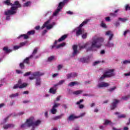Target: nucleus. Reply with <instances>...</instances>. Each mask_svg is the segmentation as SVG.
I'll list each match as a JSON object with an SVG mask.
<instances>
[{"label":"nucleus","mask_w":130,"mask_h":130,"mask_svg":"<svg viewBox=\"0 0 130 130\" xmlns=\"http://www.w3.org/2000/svg\"><path fill=\"white\" fill-rule=\"evenodd\" d=\"M4 4L6 6H11V10H9L5 12L6 16L8 15H15L17 13V10L19 8H22V5L19 3V1H16L14 2V4L11 3V0H6L4 2Z\"/></svg>","instance_id":"f257e3e1"},{"label":"nucleus","mask_w":130,"mask_h":130,"mask_svg":"<svg viewBox=\"0 0 130 130\" xmlns=\"http://www.w3.org/2000/svg\"><path fill=\"white\" fill-rule=\"evenodd\" d=\"M104 41V40L102 38H98L93 39L92 40V44L90 48H88L87 50H92V48H100L102 46V42Z\"/></svg>","instance_id":"f03ea898"},{"label":"nucleus","mask_w":130,"mask_h":130,"mask_svg":"<svg viewBox=\"0 0 130 130\" xmlns=\"http://www.w3.org/2000/svg\"><path fill=\"white\" fill-rule=\"evenodd\" d=\"M34 117H30L26 119V124L27 127H31L32 126V129L35 128V126H38L41 124V120H38L34 122Z\"/></svg>","instance_id":"7ed1b4c3"},{"label":"nucleus","mask_w":130,"mask_h":130,"mask_svg":"<svg viewBox=\"0 0 130 130\" xmlns=\"http://www.w3.org/2000/svg\"><path fill=\"white\" fill-rule=\"evenodd\" d=\"M90 21V19H86L77 28L78 30H76V36H80V35H82L83 34V30H82V27L84 25H86L88 22Z\"/></svg>","instance_id":"20e7f679"},{"label":"nucleus","mask_w":130,"mask_h":130,"mask_svg":"<svg viewBox=\"0 0 130 130\" xmlns=\"http://www.w3.org/2000/svg\"><path fill=\"white\" fill-rule=\"evenodd\" d=\"M67 2H68V0H63V1L62 2H60L59 3V5L58 6L57 9L53 13V16H56V15H57V14H58V13H59V12H60V10H61L62 9V8H63V7L64 6V5H66V3H67Z\"/></svg>","instance_id":"39448f33"},{"label":"nucleus","mask_w":130,"mask_h":130,"mask_svg":"<svg viewBox=\"0 0 130 130\" xmlns=\"http://www.w3.org/2000/svg\"><path fill=\"white\" fill-rule=\"evenodd\" d=\"M114 69H110L105 73L107 78H110L115 76Z\"/></svg>","instance_id":"423d86ee"},{"label":"nucleus","mask_w":130,"mask_h":130,"mask_svg":"<svg viewBox=\"0 0 130 130\" xmlns=\"http://www.w3.org/2000/svg\"><path fill=\"white\" fill-rule=\"evenodd\" d=\"M44 73H40L39 72H36L32 73V77H29V79L30 80H34L35 79V77H41V76H43Z\"/></svg>","instance_id":"0eeeda50"},{"label":"nucleus","mask_w":130,"mask_h":130,"mask_svg":"<svg viewBox=\"0 0 130 130\" xmlns=\"http://www.w3.org/2000/svg\"><path fill=\"white\" fill-rule=\"evenodd\" d=\"M66 45V43H62L58 45L57 46L55 45H52L50 46L51 49H53V48H56V49H58V48H60V47H62V46H64Z\"/></svg>","instance_id":"6e6552de"},{"label":"nucleus","mask_w":130,"mask_h":130,"mask_svg":"<svg viewBox=\"0 0 130 130\" xmlns=\"http://www.w3.org/2000/svg\"><path fill=\"white\" fill-rule=\"evenodd\" d=\"M15 126V124L12 123H8L3 126L4 129H8V128H13Z\"/></svg>","instance_id":"1a4fd4ad"},{"label":"nucleus","mask_w":130,"mask_h":130,"mask_svg":"<svg viewBox=\"0 0 130 130\" xmlns=\"http://www.w3.org/2000/svg\"><path fill=\"white\" fill-rule=\"evenodd\" d=\"M110 84H109L108 83H106V82H102V83L99 84L98 85V88H106L107 87H109V86H110Z\"/></svg>","instance_id":"9d476101"},{"label":"nucleus","mask_w":130,"mask_h":130,"mask_svg":"<svg viewBox=\"0 0 130 130\" xmlns=\"http://www.w3.org/2000/svg\"><path fill=\"white\" fill-rule=\"evenodd\" d=\"M114 102L112 103V106L111 107V110H113L114 109H115L116 108V104L119 102V101L114 99Z\"/></svg>","instance_id":"9b49d317"},{"label":"nucleus","mask_w":130,"mask_h":130,"mask_svg":"<svg viewBox=\"0 0 130 130\" xmlns=\"http://www.w3.org/2000/svg\"><path fill=\"white\" fill-rule=\"evenodd\" d=\"M78 76V74L73 72L71 73H69L67 75V79H71V78H75Z\"/></svg>","instance_id":"f8f14e48"},{"label":"nucleus","mask_w":130,"mask_h":130,"mask_svg":"<svg viewBox=\"0 0 130 130\" xmlns=\"http://www.w3.org/2000/svg\"><path fill=\"white\" fill-rule=\"evenodd\" d=\"M83 102H84V100L82 99L76 103L77 105H79V108L80 109H83V108H84V107H85V106H84V105H82V104L81 105V104Z\"/></svg>","instance_id":"ddd939ff"},{"label":"nucleus","mask_w":130,"mask_h":130,"mask_svg":"<svg viewBox=\"0 0 130 130\" xmlns=\"http://www.w3.org/2000/svg\"><path fill=\"white\" fill-rule=\"evenodd\" d=\"M33 57V55H30L29 57H26L23 60V63H26V64H29L30 63V58Z\"/></svg>","instance_id":"4468645a"},{"label":"nucleus","mask_w":130,"mask_h":130,"mask_svg":"<svg viewBox=\"0 0 130 130\" xmlns=\"http://www.w3.org/2000/svg\"><path fill=\"white\" fill-rule=\"evenodd\" d=\"M77 48H78V46H77V45H74L73 46V55H76V54H77V53H79V51H78Z\"/></svg>","instance_id":"2eb2a0df"},{"label":"nucleus","mask_w":130,"mask_h":130,"mask_svg":"<svg viewBox=\"0 0 130 130\" xmlns=\"http://www.w3.org/2000/svg\"><path fill=\"white\" fill-rule=\"evenodd\" d=\"M106 35H110L109 37V41H111L113 38V34H111V31H108L106 33Z\"/></svg>","instance_id":"dca6fc26"},{"label":"nucleus","mask_w":130,"mask_h":130,"mask_svg":"<svg viewBox=\"0 0 130 130\" xmlns=\"http://www.w3.org/2000/svg\"><path fill=\"white\" fill-rule=\"evenodd\" d=\"M64 114H61L60 115L55 116L52 118V120H58V119H61L62 118V116H63Z\"/></svg>","instance_id":"f3484780"},{"label":"nucleus","mask_w":130,"mask_h":130,"mask_svg":"<svg viewBox=\"0 0 130 130\" xmlns=\"http://www.w3.org/2000/svg\"><path fill=\"white\" fill-rule=\"evenodd\" d=\"M109 124L110 125H113V123L111 122V121L107 119H105V122L104 123V125H108Z\"/></svg>","instance_id":"a211bd4d"},{"label":"nucleus","mask_w":130,"mask_h":130,"mask_svg":"<svg viewBox=\"0 0 130 130\" xmlns=\"http://www.w3.org/2000/svg\"><path fill=\"white\" fill-rule=\"evenodd\" d=\"M3 50L5 51L6 53H10L13 51V50L10 49L8 47H4Z\"/></svg>","instance_id":"6ab92c4d"},{"label":"nucleus","mask_w":130,"mask_h":130,"mask_svg":"<svg viewBox=\"0 0 130 130\" xmlns=\"http://www.w3.org/2000/svg\"><path fill=\"white\" fill-rule=\"evenodd\" d=\"M80 61H81V62H89V57H83V58H81L80 59Z\"/></svg>","instance_id":"aec40b11"},{"label":"nucleus","mask_w":130,"mask_h":130,"mask_svg":"<svg viewBox=\"0 0 130 130\" xmlns=\"http://www.w3.org/2000/svg\"><path fill=\"white\" fill-rule=\"evenodd\" d=\"M118 12H119V9H117L114 11V13H110V16H111V17H117V14L116 13H118Z\"/></svg>","instance_id":"412c9836"},{"label":"nucleus","mask_w":130,"mask_h":130,"mask_svg":"<svg viewBox=\"0 0 130 130\" xmlns=\"http://www.w3.org/2000/svg\"><path fill=\"white\" fill-rule=\"evenodd\" d=\"M41 85V79L38 78L36 79V86H40Z\"/></svg>","instance_id":"4be33fe9"},{"label":"nucleus","mask_w":130,"mask_h":130,"mask_svg":"<svg viewBox=\"0 0 130 130\" xmlns=\"http://www.w3.org/2000/svg\"><path fill=\"white\" fill-rule=\"evenodd\" d=\"M75 85H80V82H78L77 81L72 82L69 84L68 86L70 87H74Z\"/></svg>","instance_id":"5701e85b"},{"label":"nucleus","mask_w":130,"mask_h":130,"mask_svg":"<svg viewBox=\"0 0 130 130\" xmlns=\"http://www.w3.org/2000/svg\"><path fill=\"white\" fill-rule=\"evenodd\" d=\"M76 118H78V117L77 116L74 115L73 114H72V115H71L69 117L68 119L70 121H72L74 120V119H76Z\"/></svg>","instance_id":"b1692460"},{"label":"nucleus","mask_w":130,"mask_h":130,"mask_svg":"<svg viewBox=\"0 0 130 130\" xmlns=\"http://www.w3.org/2000/svg\"><path fill=\"white\" fill-rule=\"evenodd\" d=\"M68 36L67 35H64L58 40V42H61V41H63V40H64Z\"/></svg>","instance_id":"393cba45"},{"label":"nucleus","mask_w":130,"mask_h":130,"mask_svg":"<svg viewBox=\"0 0 130 130\" xmlns=\"http://www.w3.org/2000/svg\"><path fill=\"white\" fill-rule=\"evenodd\" d=\"M106 46H107L108 47H113V46H114V44L112 43H110V41H108Z\"/></svg>","instance_id":"a878e982"},{"label":"nucleus","mask_w":130,"mask_h":130,"mask_svg":"<svg viewBox=\"0 0 130 130\" xmlns=\"http://www.w3.org/2000/svg\"><path fill=\"white\" fill-rule=\"evenodd\" d=\"M28 86V84L26 83H22L20 85H19V89H23L24 88H26Z\"/></svg>","instance_id":"bb28decb"},{"label":"nucleus","mask_w":130,"mask_h":130,"mask_svg":"<svg viewBox=\"0 0 130 130\" xmlns=\"http://www.w3.org/2000/svg\"><path fill=\"white\" fill-rule=\"evenodd\" d=\"M21 37H23L24 39L27 40L29 39V36L26 34H23V35H21L19 37V38H21Z\"/></svg>","instance_id":"cd10ccee"},{"label":"nucleus","mask_w":130,"mask_h":130,"mask_svg":"<svg viewBox=\"0 0 130 130\" xmlns=\"http://www.w3.org/2000/svg\"><path fill=\"white\" fill-rule=\"evenodd\" d=\"M89 45V43H85L84 45L83 46H80L79 48L80 49H84V48H86L88 47V46Z\"/></svg>","instance_id":"c85d7f7f"},{"label":"nucleus","mask_w":130,"mask_h":130,"mask_svg":"<svg viewBox=\"0 0 130 130\" xmlns=\"http://www.w3.org/2000/svg\"><path fill=\"white\" fill-rule=\"evenodd\" d=\"M31 4H32L31 1H28V2H26L25 3L23 4V7L24 8L29 7V6H31Z\"/></svg>","instance_id":"c756f323"},{"label":"nucleus","mask_w":130,"mask_h":130,"mask_svg":"<svg viewBox=\"0 0 130 130\" xmlns=\"http://www.w3.org/2000/svg\"><path fill=\"white\" fill-rule=\"evenodd\" d=\"M56 112H57V110L52 107L51 109V113L52 114H56Z\"/></svg>","instance_id":"7c9ffc66"},{"label":"nucleus","mask_w":130,"mask_h":130,"mask_svg":"<svg viewBox=\"0 0 130 130\" xmlns=\"http://www.w3.org/2000/svg\"><path fill=\"white\" fill-rule=\"evenodd\" d=\"M83 93V90H77L73 92L74 95H80V94Z\"/></svg>","instance_id":"2f4dec72"},{"label":"nucleus","mask_w":130,"mask_h":130,"mask_svg":"<svg viewBox=\"0 0 130 130\" xmlns=\"http://www.w3.org/2000/svg\"><path fill=\"white\" fill-rule=\"evenodd\" d=\"M59 106H60V104L55 103V101L54 102V105L53 106V108L56 109Z\"/></svg>","instance_id":"473e14b6"},{"label":"nucleus","mask_w":130,"mask_h":130,"mask_svg":"<svg viewBox=\"0 0 130 130\" xmlns=\"http://www.w3.org/2000/svg\"><path fill=\"white\" fill-rule=\"evenodd\" d=\"M56 92V90L54 89L53 88H50L49 92L51 93V94H55Z\"/></svg>","instance_id":"72a5a7b5"},{"label":"nucleus","mask_w":130,"mask_h":130,"mask_svg":"<svg viewBox=\"0 0 130 130\" xmlns=\"http://www.w3.org/2000/svg\"><path fill=\"white\" fill-rule=\"evenodd\" d=\"M119 21H121V22H123V23H124V22H126L127 21V19L125 18H120L119 17L118 18Z\"/></svg>","instance_id":"f704fd0d"},{"label":"nucleus","mask_w":130,"mask_h":130,"mask_svg":"<svg viewBox=\"0 0 130 130\" xmlns=\"http://www.w3.org/2000/svg\"><path fill=\"white\" fill-rule=\"evenodd\" d=\"M18 96H19V93H14V94L10 95L9 96V97L10 98H15V97H18Z\"/></svg>","instance_id":"c9c22d12"},{"label":"nucleus","mask_w":130,"mask_h":130,"mask_svg":"<svg viewBox=\"0 0 130 130\" xmlns=\"http://www.w3.org/2000/svg\"><path fill=\"white\" fill-rule=\"evenodd\" d=\"M27 34L28 36L30 35H34V34H35V30L29 31L27 32Z\"/></svg>","instance_id":"e433bc0d"},{"label":"nucleus","mask_w":130,"mask_h":130,"mask_svg":"<svg viewBox=\"0 0 130 130\" xmlns=\"http://www.w3.org/2000/svg\"><path fill=\"white\" fill-rule=\"evenodd\" d=\"M37 51H38V48H36L34 50L33 52L32 53V54L30 55H32V57L34 55H35V54H36V53H37Z\"/></svg>","instance_id":"4c0bfd02"},{"label":"nucleus","mask_w":130,"mask_h":130,"mask_svg":"<svg viewBox=\"0 0 130 130\" xmlns=\"http://www.w3.org/2000/svg\"><path fill=\"white\" fill-rule=\"evenodd\" d=\"M106 78H107V76H106V74H104L102 76H101L100 78V80H101V81H102L103 80H104V79H105Z\"/></svg>","instance_id":"58836bf2"},{"label":"nucleus","mask_w":130,"mask_h":130,"mask_svg":"<svg viewBox=\"0 0 130 130\" xmlns=\"http://www.w3.org/2000/svg\"><path fill=\"white\" fill-rule=\"evenodd\" d=\"M64 80H61V81H59L58 84H55L54 85V86L56 87L57 86H58V85H62L63 83H64Z\"/></svg>","instance_id":"ea45409f"},{"label":"nucleus","mask_w":130,"mask_h":130,"mask_svg":"<svg viewBox=\"0 0 130 130\" xmlns=\"http://www.w3.org/2000/svg\"><path fill=\"white\" fill-rule=\"evenodd\" d=\"M125 11H130V6L129 5L127 4L125 5Z\"/></svg>","instance_id":"a19ab883"},{"label":"nucleus","mask_w":130,"mask_h":130,"mask_svg":"<svg viewBox=\"0 0 130 130\" xmlns=\"http://www.w3.org/2000/svg\"><path fill=\"white\" fill-rule=\"evenodd\" d=\"M115 89H116V87L114 86L112 88H110V89H108V91H109V92H112L113 91H114Z\"/></svg>","instance_id":"79ce46f5"},{"label":"nucleus","mask_w":130,"mask_h":130,"mask_svg":"<svg viewBox=\"0 0 130 130\" xmlns=\"http://www.w3.org/2000/svg\"><path fill=\"white\" fill-rule=\"evenodd\" d=\"M54 59V56H51L50 57H49L48 58V61H51Z\"/></svg>","instance_id":"37998d69"},{"label":"nucleus","mask_w":130,"mask_h":130,"mask_svg":"<svg viewBox=\"0 0 130 130\" xmlns=\"http://www.w3.org/2000/svg\"><path fill=\"white\" fill-rule=\"evenodd\" d=\"M19 67H20V69H21L22 70L25 69V65L24 64V63H20L19 64Z\"/></svg>","instance_id":"c03bdc74"},{"label":"nucleus","mask_w":130,"mask_h":130,"mask_svg":"<svg viewBox=\"0 0 130 130\" xmlns=\"http://www.w3.org/2000/svg\"><path fill=\"white\" fill-rule=\"evenodd\" d=\"M101 26V27H103V28H106V24L104 23V22L103 21H102Z\"/></svg>","instance_id":"a18cd8bd"},{"label":"nucleus","mask_w":130,"mask_h":130,"mask_svg":"<svg viewBox=\"0 0 130 130\" xmlns=\"http://www.w3.org/2000/svg\"><path fill=\"white\" fill-rule=\"evenodd\" d=\"M129 98H130V95L122 97V99H123V100H127V99H129Z\"/></svg>","instance_id":"49530a36"},{"label":"nucleus","mask_w":130,"mask_h":130,"mask_svg":"<svg viewBox=\"0 0 130 130\" xmlns=\"http://www.w3.org/2000/svg\"><path fill=\"white\" fill-rule=\"evenodd\" d=\"M49 23H50V21L47 20L46 22L44 23V25L47 27V26H48V24H49Z\"/></svg>","instance_id":"de8ad7c7"},{"label":"nucleus","mask_w":130,"mask_h":130,"mask_svg":"<svg viewBox=\"0 0 130 130\" xmlns=\"http://www.w3.org/2000/svg\"><path fill=\"white\" fill-rule=\"evenodd\" d=\"M125 116H126L125 115L121 114L120 115L118 116V118H125Z\"/></svg>","instance_id":"09e8293b"},{"label":"nucleus","mask_w":130,"mask_h":130,"mask_svg":"<svg viewBox=\"0 0 130 130\" xmlns=\"http://www.w3.org/2000/svg\"><path fill=\"white\" fill-rule=\"evenodd\" d=\"M87 32H86L85 34L82 35V39H86V38H87Z\"/></svg>","instance_id":"8fccbe9b"},{"label":"nucleus","mask_w":130,"mask_h":130,"mask_svg":"<svg viewBox=\"0 0 130 130\" xmlns=\"http://www.w3.org/2000/svg\"><path fill=\"white\" fill-rule=\"evenodd\" d=\"M29 75H31V72H27L24 74V77H27L28 76H29Z\"/></svg>","instance_id":"3c124183"},{"label":"nucleus","mask_w":130,"mask_h":130,"mask_svg":"<svg viewBox=\"0 0 130 130\" xmlns=\"http://www.w3.org/2000/svg\"><path fill=\"white\" fill-rule=\"evenodd\" d=\"M27 121H26L25 123L24 124H22L21 125V127H25V126H27V127H28V125H27Z\"/></svg>","instance_id":"603ef678"},{"label":"nucleus","mask_w":130,"mask_h":130,"mask_svg":"<svg viewBox=\"0 0 130 130\" xmlns=\"http://www.w3.org/2000/svg\"><path fill=\"white\" fill-rule=\"evenodd\" d=\"M10 116H11V115L7 116L6 118L4 119V123H6V122H7V121H8V119H9V118H10Z\"/></svg>","instance_id":"864d4df0"},{"label":"nucleus","mask_w":130,"mask_h":130,"mask_svg":"<svg viewBox=\"0 0 130 130\" xmlns=\"http://www.w3.org/2000/svg\"><path fill=\"white\" fill-rule=\"evenodd\" d=\"M18 88H20V85L18 84H15L13 87V89H18Z\"/></svg>","instance_id":"5fc2aeb1"},{"label":"nucleus","mask_w":130,"mask_h":130,"mask_svg":"<svg viewBox=\"0 0 130 130\" xmlns=\"http://www.w3.org/2000/svg\"><path fill=\"white\" fill-rule=\"evenodd\" d=\"M52 27H53V26H52V25L50 24L49 25H48L46 27V28L47 29V30H50V29H51V28H52Z\"/></svg>","instance_id":"6e6d98bb"},{"label":"nucleus","mask_w":130,"mask_h":130,"mask_svg":"<svg viewBox=\"0 0 130 130\" xmlns=\"http://www.w3.org/2000/svg\"><path fill=\"white\" fill-rule=\"evenodd\" d=\"M123 63L124 64H126L127 63H129V60H125L123 61Z\"/></svg>","instance_id":"4d7b16f0"},{"label":"nucleus","mask_w":130,"mask_h":130,"mask_svg":"<svg viewBox=\"0 0 130 130\" xmlns=\"http://www.w3.org/2000/svg\"><path fill=\"white\" fill-rule=\"evenodd\" d=\"M47 33V30L45 29L42 32V35L43 36L44 35H45Z\"/></svg>","instance_id":"13d9d810"},{"label":"nucleus","mask_w":130,"mask_h":130,"mask_svg":"<svg viewBox=\"0 0 130 130\" xmlns=\"http://www.w3.org/2000/svg\"><path fill=\"white\" fill-rule=\"evenodd\" d=\"M105 20L106 21H107V22H109L110 21V17H106Z\"/></svg>","instance_id":"bf43d9fd"},{"label":"nucleus","mask_w":130,"mask_h":130,"mask_svg":"<svg viewBox=\"0 0 130 130\" xmlns=\"http://www.w3.org/2000/svg\"><path fill=\"white\" fill-rule=\"evenodd\" d=\"M60 97H61V96L59 95L58 96H57L56 99V101H59V100H60Z\"/></svg>","instance_id":"052dcab7"},{"label":"nucleus","mask_w":130,"mask_h":130,"mask_svg":"<svg viewBox=\"0 0 130 130\" xmlns=\"http://www.w3.org/2000/svg\"><path fill=\"white\" fill-rule=\"evenodd\" d=\"M18 84L20 86V85H22V80H21V79H19V80H18Z\"/></svg>","instance_id":"680f3d73"},{"label":"nucleus","mask_w":130,"mask_h":130,"mask_svg":"<svg viewBox=\"0 0 130 130\" xmlns=\"http://www.w3.org/2000/svg\"><path fill=\"white\" fill-rule=\"evenodd\" d=\"M19 48H20V46H14V49L17 50V49H19Z\"/></svg>","instance_id":"e2e57ef3"},{"label":"nucleus","mask_w":130,"mask_h":130,"mask_svg":"<svg viewBox=\"0 0 130 130\" xmlns=\"http://www.w3.org/2000/svg\"><path fill=\"white\" fill-rule=\"evenodd\" d=\"M62 68V65H60L59 64L57 67V69L59 71V70H60V69H61Z\"/></svg>","instance_id":"0e129e2a"},{"label":"nucleus","mask_w":130,"mask_h":130,"mask_svg":"<svg viewBox=\"0 0 130 130\" xmlns=\"http://www.w3.org/2000/svg\"><path fill=\"white\" fill-rule=\"evenodd\" d=\"M30 103V101H28V100L24 101L23 102V103H24V104H26V103Z\"/></svg>","instance_id":"69168bd1"},{"label":"nucleus","mask_w":130,"mask_h":130,"mask_svg":"<svg viewBox=\"0 0 130 130\" xmlns=\"http://www.w3.org/2000/svg\"><path fill=\"white\" fill-rule=\"evenodd\" d=\"M119 25H120V23H119V22L117 21L115 22V26H116V27H118V26H119Z\"/></svg>","instance_id":"338daca9"},{"label":"nucleus","mask_w":130,"mask_h":130,"mask_svg":"<svg viewBox=\"0 0 130 130\" xmlns=\"http://www.w3.org/2000/svg\"><path fill=\"white\" fill-rule=\"evenodd\" d=\"M17 74H22L23 72H22L20 70H16Z\"/></svg>","instance_id":"774afa93"}]
</instances>
